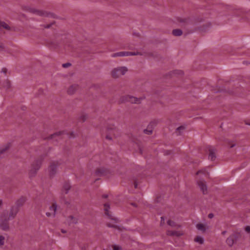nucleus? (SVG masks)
Masks as SVG:
<instances>
[{
  "mask_svg": "<svg viewBox=\"0 0 250 250\" xmlns=\"http://www.w3.org/2000/svg\"><path fill=\"white\" fill-rule=\"evenodd\" d=\"M110 208L109 205L107 203L104 205V210L105 214L108 216L109 221L107 222V226L109 227L118 228L117 223L118 220L113 217L111 215L109 214V209Z\"/></svg>",
  "mask_w": 250,
  "mask_h": 250,
  "instance_id": "obj_1",
  "label": "nucleus"
},
{
  "mask_svg": "<svg viewBox=\"0 0 250 250\" xmlns=\"http://www.w3.org/2000/svg\"><path fill=\"white\" fill-rule=\"evenodd\" d=\"M128 71L126 66H121L113 68L111 71V76L114 78H118L125 75Z\"/></svg>",
  "mask_w": 250,
  "mask_h": 250,
  "instance_id": "obj_2",
  "label": "nucleus"
},
{
  "mask_svg": "<svg viewBox=\"0 0 250 250\" xmlns=\"http://www.w3.org/2000/svg\"><path fill=\"white\" fill-rule=\"evenodd\" d=\"M42 163V160L41 159H38L32 163L29 171V175L30 177H34L36 175L41 167Z\"/></svg>",
  "mask_w": 250,
  "mask_h": 250,
  "instance_id": "obj_3",
  "label": "nucleus"
},
{
  "mask_svg": "<svg viewBox=\"0 0 250 250\" xmlns=\"http://www.w3.org/2000/svg\"><path fill=\"white\" fill-rule=\"evenodd\" d=\"M143 54L140 52H129V51H121L113 53L111 55L112 58L122 57L129 56L142 55Z\"/></svg>",
  "mask_w": 250,
  "mask_h": 250,
  "instance_id": "obj_4",
  "label": "nucleus"
},
{
  "mask_svg": "<svg viewBox=\"0 0 250 250\" xmlns=\"http://www.w3.org/2000/svg\"><path fill=\"white\" fill-rule=\"evenodd\" d=\"M57 208V203L55 201H53L49 207L50 211L46 212V215L48 217H54L56 214Z\"/></svg>",
  "mask_w": 250,
  "mask_h": 250,
  "instance_id": "obj_5",
  "label": "nucleus"
},
{
  "mask_svg": "<svg viewBox=\"0 0 250 250\" xmlns=\"http://www.w3.org/2000/svg\"><path fill=\"white\" fill-rule=\"evenodd\" d=\"M121 100L122 102H128L134 104H137L140 102V100L137 98L129 95L123 97Z\"/></svg>",
  "mask_w": 250,
  "mask_h": 250,
  "instance_id": "obj_6",
  "label": "nucleus"
},
{
  "mask_svg": "<svg viewBox=\"0 0 250 250\" xmlns=\"http://www.w3.org/2000/svg\"><path fill=\"white\" fill-rule=\"evenodd\" d=\"M58 166V163L57 162H53L51 163L48 168L49 173L51 176H53L57 172Z\"/></svg>",
  "mask_w": 250,
  "mask_h": 250,
  "instance_id": "obj_7",
  "label": "nucleus"
},
{
  "mask_svg": "<svg viewBox=\"0 0 250 250\" xmlns=\"http://www.w3.org/2000/svg\"><path fill=\"white\" fill-rule=\"evenodd\" d=\"M18 211L19 209L17 207H12L10 209V211L8 217L7 218H4V220L8 221L10 219L14 218L18 212Z\"/></svg>",
  "mask_w": 250,
  "mask_h": 250,
  "instance_id": "obj_8",
  "label": "nucleus"
},
{
  "mask_svg": "<svg viewBox=\"0 0 250 250\" xmlns=\"http://www.w3.org/2000/svg\"><path fill=\"white\" fill-rule=\"evenodd\" d=\"M197 183L203 194H206L208 191V187L206 182L204 180H199L197 181Z\"/></svg>",
  "mask_w": 250,
  "mask_h": 250,
  "instance_id": "obj_9",
  "label": "nucleus"
},
{
  "mask_svg": "<svg viewBox=\"0 0 250 250\" xmlns=\"http://www.w3.org/2000/svg\"><path fill=\"white\" fill-rule=\"evenodd\" d=\"M197 229L202 232H205L209 229L208 226L206 223H198L196 225Z\"/></svg>",
  "mask_w": 250,
  "mask_h": 250,
  "instance_id": "obj_10",
  "label": "nucleus"
},
{
  "mask_svg": "<svg viewBox=\"0 0 250 250\" xmlns=\"http://www.w3.org/2000/svg\"><path fill=\"white\" fill-rule=\"evenodd\" d=\"M79 86L77 84H74L69 87L68 89L67 92L69 94H73L74 92L78 90Z\"/></svg>",
  "mask_w": 250,
  "mask_h": 250,
  "instance_id": "obj_11",
  "label": "nucleus"
},
{
  "mask_svg": "<svg viewBox=\"0 0 250 250\" xmlns=\"http://www.w3.org/2000/svg\"><path fill=\"white\" fill-rule=\"evenodd\" d=\"M29 10L31 13L36 14L37 15L44 16L45 15V13H44V12L34 8H31Z\"/></svg>",
  "mask_w": 250,
  "mask_h": 250,
  "instance_id": "obj_12",
  "label": "nucleus"
},
{
  "mask_svg": "<svg viewBox=\"0 0 250 250\" xmlns=\"http://www.w3.org/2000/svg\"><path fill=\"white\" fill-rule=\"evenodd\" d=\"M167 234L170 236H180L182 235L183 233L178 231L168 230L167 231Z\"/></svg>",
  "mask_w": 250,
  "mask_h": 250,
  "instance_id": "obj_13",
  "label": "nucleus"
},
{
  "mask_svg": "<svg viewBox=\"0 0 250 250\" xmlns=\"http://www.w3.org/2000/svg\"><path fill=\"white\" fill-rule=\"evenodd\" d=\"M71 188V185L69 182H65L63 184V192L68 193Z\"/></svg>",
  "mask_w": 250,
  "mask_h": 250,
  "instance_id": "obj_14",
  "label": "nucleus"
},
{
  "mask_svg": "<svg viewBox=\"0 0 250 250\" xmlns=\"http://www.w3.org/2000/svg\"><path fill=\"white\" fill-rule=\"evenodd\" d=\"M208 158L211 161H213L215 158V153L213 149H209V153L208 155Z\"/></svg>",
  "mask_w": 250,
  "mask_h": 250,
  "instance_id": "obj_15",
  "label": "nucleus"
},
{
  "mask_svg": "<svg viewBox=\"0 0 250 250\" xmlns=\"http://www.w3.org/2000/svg\"><path fill=\"white\" fill-rule=\"evenodd\" d=\"M226 243L229 246H232L234 244V237L231 236L228 237L226 240Z\"/></svg>",
  "mask_w": 250,
  "mask_h": 250,
  "instance_id": "obj_16",
  "label": "nucleus"
},
{
  "mask_svg": "<svg viewBox=\"0 0 250 250\" xmlns=\"http://www.w3.org/2000/svg\"><path fill=\"white\" fill-rule=\"evenodd\" d=\"M67 221L69 224H76L77 222V219L72 216H70L68 218Z\"/></svg>",
  "mask_w": 250,
  "mask_h": 250,
  "instance_id": "obj_17",
  "label": "nucleus"
},
{
  "mask_svg": "<svg viewBox=\"0 0 250 250\" xmlns=\"http://www.w3.org/2000/svg\"><path fill=\"white\" fill-rule=\"evenodd\" d=\"M26 199L24 197H21L16 201V204L18 206H22L25 202Z\"/></svg>",
  "mask_w": 250,
  "mask_h": 250,
  "instance_id": "obj_18",
  "label": "nucleus"
},
{
  "mask_svg": "<svg viewBox=\"0 0 250 250\" xmlns=\"http://www.w3.org/2000/svg\"><path fill=\"white\" fill-rule=\"evenodd\" d=\"M182 31L180 29H174L172 31V34L175 36H180L182 34Z\"/></svg>",
  "mask_w": 250,
  "mask_h": 250,
  "instance_id": "obj_19",
  "label": "nucleus"
},
{
  "mask_svg": "<svg viewBox=\"0 0 250 250\" xmlns=\"http://www.w3.org/2000/svg\"><path fill=\"white\" fill-rule=\"evenodd\" d=\"M194 241L196 242L199 243L200 244H203L204 242V238L200 236H197L195 238Z\"/></svg>",
  "mask_w": 250,
  "mask_h": 250,
  "instance_id": "obj_20",
  "label": "nucleus"
},
{
  "mask_svg": "<svg viewBox=\"0 0 250 250\" xmlns=\"http://www.w3.org/2000/svg\"><path fill=\"white\" fill-rule=\"evenodd\" d=\"M0 28L2 27L6 29H10V27L6 23H5V22L1 21L0 20Z\"/></svg>",
  "mask_w": 250,
  "mask_h": 250,
  "instance_id": "obj_21",
  "label": "nucleus"
},
{
  "mask_svg": "<svg viewBox=\"0 0 250 250\" xmlns=\"http://www.w3.org/2000/svg\"><path fill=\"white\" fill-rule=\"evenodd\" d=\"M65 134L69 138H73L75 137V135L74 132L71 131L70 133L68 132H65L63 131V135Z\"/></svg>",
  "mask_w": 250,
  "mask_h": 250,
  "instance_id": "obj_22",
  "label": "nucleus"
},
{
  "mask_svg": "<svg viewBox=\"0 0 250 250\" xmlns=\"http://www.w3.org/2000/svg\"><path fill=\"white\" fill-rule=\"evenodd\" d=\"M61 133L60 132H57V133H54V134L50 135V136L49 137V139H53L57 136L59 138L61 139Z\"/></svg>",
  "mask_w": 250,
  "mask_h": 250,
  "instance_id": "obj_23",
  "label": "nucleus"
},
{
  "mask_svg": "<svg viewBox=\"0 0 250 250\" xmlns=\"http://www.w3.org/2000/svg\"><path fill=\"white\" fill-rule=\"evenodd\" d=\"M9 147V145H7L6 146L0 148V155L5 152L7 150H8Z\"/></svg>",
  "mask_w": 250,
  "mask_h": 250,
  "instance_id": "obj_24",
  "label": "nucleus"
},
{
  "mask_svg": "<svg viewBox=\"0 0 250 250\" xmlns=\"http://www.w3.org/2000/svg\"><path fill=\"white\" fill-rule=\"evenodd\" d=\"M167 223L168 225H169L171 227H178V228L180 227L179 225H176L175 223L171 220H168L167 222Z\"/></svg>",
  "mask_w": 250,
  "mask_h": 250,
  "instance_id": "obj_25",
  "label": "nucleus"
},
{
  "mask_svg": "<svg viewBox=\"0 0 250 250\" xmlns=\"http://www.w3.org/2000/svg\"><path fill=\"white\" fill-rule=\"evenodd\" d=\"M5 243V237L0 235V246H3L4 244Z\"/></svg>",
  "mask_w": 250,
  "mask_h": 250,
  "instance_id": "obj_26",
  "label": "nucleus"
},
{
  "mask_svg": "<svg viewBox=\"0 0 250 250\" xmlns=\"http://www.w3.org/2000/svg\"><path fill=\"white\" fill-rule=\"evenodd\" d=\"M201 174H204L205 175H207L208 174V173L205 170H200L197 171L196 173L197 175H199Z\"/></svg>",
  "mask_w": 250,
  "mask_h": 250,
  "instance_id": "obj_27",
  "label": "nucleus"
},
{
  "mask_svg": "<svg viewBox=\"0 0 250 250\" xmlns=\"http://www.w3.org/2000/svg\"><path fill=\"white\" fill-rule=\"evenodd\" d=\"M65 206L66 207L69 208H72L73 205L71 204V203L69 202H63V206Z\"/></svg>",
  "mask_w": 250,
  "mask_h": 250,
  "instance_id": "obj_28",
  "label": "nucleus"
},
{
  "mask_svg": "<svg viewBox=\"0 0 250 250\" xmlns=\"http://www.w3.org/2000/svg\"><path fill=\"white\" fill-rule=\"evenodd\" d=\"M113 250H122V247L117 245H114L112 246Z\"/></svg>",
  "mask_w": 250,
  "mask_h": 250,
  "instance_id": "obj_29",
  "label": "nucleus"
},
{
  "mask_svg": "<svg viewBox=\"0 0 250 250\" xmlns=\"http://www.w3.org/2000/svg\"><path fill=\"white\" fill-rule=\"evenodd\" d=\"M144 132L145 134H148V135H149V134H152V129H145L144 130Z\"/></svg>",
  "mask_w": 250,
  "mask_h": 250,
  "instance_id": "obj_30",
  "label": "nucleus"
},
{
  "mask_svg": "<svg viewBox=\"0 0 250 250\" xmlns=\"http://www.w3.org/2000/svg\"><path fill=\"white\" fill-rule=\"evenodd\" d=\"M1 228H2V229L3 230H6L7 229H8V226H7L6 224H5V225H4V224H1Z\"/></svg>",
  "mask_w": 250,
  "mask_h": 250,
  "instance_id": "obj_31",
  "label": "nucleus"
},
{
  "mask_svg": "<svg viewBox=\"0 0 250 250\" xmlns=\"http://www.w3.org/2000/svg\"><path fill=\"white\" fill-rule=\"evenodd\" d=\"M71 65V64L69 62L63 63V68H67Z\"/></svg>",
  "mask_w": 250,
  "mask_h": 250,
  "instance_id": "obj_32",
  "label": "nucleus"
},
{
  "mask_svg": "<svg viewBox=\"0 0 250 250\" xmlns=\"http://www.w3.org/2000/svg\"><path fill=\"white\" fill-rule=\"evenodd\" d=\"M245 230L247 232L250 233V226H247L245 229Z\"/></svg>",
  "mask_w": 250,
  "mask_h": 250,
  "instance_id": "obj_33",
  "label": "nucleus"
},
{
  "mask_svg": "<svg viewBox=\"0 0 250 250\" xmlns=\"http://www.w3.org/2000/svg\"><path fill=\"white\" fill-rule=\"evenodd\" d=\"M1 72L3 73H4V74H6V72H7V69H6V68H3L1 69Z\"/></svg>",
  "mask_w": 250,
  "mask_h": 250,
  "instance_id": "obj_34",
  "label": "nucleus"
},
{
  "mask_svg": "<svg viewBox=\"0 0 250 250\" xmlns=\"http://www.w3.org/2000/svg\"><path fill=\"white\" fill-rule=\"evenodd\" d=\"M52 24H47L45 26H44V28H49L50 27V26H51Z\"/></svg>",
  "mask_w": 250,
  "mask_h": 250,
  "instance_id": "obj_35",
  "label": "nucleus"
},
{
  "mask_svg": "<svg viewBox=\"0 0 250 250\" xmlns=\"http://www.w3.org/2000/svg\"><path fill=\"white\" fill-rule=\"evenodd\" d=\"M161 225L164 223L165 220H164V218L163 217H161Z\"/></svg>",
  "mask_w": 250,
  "mask_h": 250,
  "instance_id": "obj_36",
  "label": "nucleus"
},
{
  "mask_svg": "<svg viewBox=\"0 0 250 250\" xmlns=\"http://www.w3.org/2000/svg\"><path fill=\"white\" fill-rule=\"evenodd\" d=\"M213 217V214L212 213H209L208 214V217L209 218H212Z\"/></svg>",
  "mask_w": 250,
  "mask_h": 250,
  "instance_id": "obj_37",
  "label": "nucleus"
},
{
  "mask_svg": "<svg viewBox=\"0 0 250 250\" xmlns=\"http://www.w3.org/2000/svg\"><path fill=\"white\" fill-rule=\"evenodd\" d=\"M184 127L183 126H180L177 128V130H180L181 129H184Z\"/></svg>",
  "mask_w": 250,
  "mask_h": 250,
  "instance_id": "obj_38",
  "label": "nucleus"
},
{
  "mask_svg": "<svg viewBox=\"0 0 250 250\" xmlns=\"http://www.w3.org/2000/svg\"><path fill=\"white\" fill-rule=\"evenodd\" d=\"M2 205V200L0 199V207Z\"/></svg>",
  "mask_w": 250,
  "mask_h": 250,
  "instance_id": "obj_39",
  "label": "nucleus"
},
{
  "mask_svg": "<svg viewBox=\"0 0 250 250\" xmlns=\"http://www.w3.org/2000/svg\"><path fill=\"white\" fill-rule=\"evenodd\" d=\"M6 215H8V212H7V211H6V212H4V213H3V215H6Z\"/></svg>",
  "mask_w": 250,
  "mask_h": 250,
  "instance_id": "obj_40",
  "label": "nucleus"
},
{
  "mask_svg": "<svg viewBox=\"0 0 250 250\" xmlns=\"http://www.w3.org/2000/svg\"><path fill=\"white\" fill-rule=\"evenodd\" d=\"M106 138L108 139H109V140L111 139V138L110 137H109V136H106Z\"/></svg>",
  "mask_w": 250,
  "mask_h": 250,
  "instance_id": "obj_41",
  "label": "nucleus"
},
{
  "mask_svg": "<svg viewBox=\"0 0 250 250\" xmlns=\"http://www.w3.org/2000/svg\"><path fill=\"white\" fill-rule=\"evenodd\" d=\"M226 231H223L222 232V234H225L226 233Z\"/></svg>",
  "mask_w": 250,
  "mask_h": 250,
  "instance_id": "obj_42",
  "label": "nucleus"
}]
</instances>
